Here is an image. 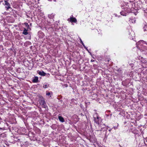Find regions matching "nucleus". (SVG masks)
<instances>
[{"label": "nucleus", "mask_w": 147, "mask_h": 147, "mask_svg": "<svg viewBox=\"0 0 147 147\" xmlns=\"http://www.w3.org/2000/svg\"><path fill=\"white\" fill-rule=\"evenodd\" d=\"M137 44L139 45V47L143 51H147V43L143 40H140Z\"/></svg>", "instance_id": "nucleus-1"}, {"label": "nucleus", "mask_w": 147, "mask_h": 147, "mask_svg": "<svg viewBox=\"0 0 147 147\" xmlns=\"http://www.w3.org/2000/svg\"><path fill=\"white\" fill-rule=\"evenodd\" d=\"M40 103L42 107L44 108H46L47 107L46 104L43 98H41L40 102Z\"/></svg>", "instance_id": "nucleus-2"}, {"label": "nucleus", "mask_w": 147, "mask_h": 147, "mask_svg": "<svg viewBox=\"0 0 147 147\" xmlns=\"http://www.w3.org/2000/svg\"><path fill=\"white\" fill-rule=\"evenodd\" d=\"M8 1L5 0L4 2H5V5H6L5 7L7 8V10L9 9H11L10 7V5L9 3L7 2Z\"/></svg>", "instance_id": "nucleus-3"}, {"label": "nucleus", "mask_w": 147, "mask_h": 147, "mask_svg": "<svg viewBox=\"0 0 147 147\" xmlns=\"http://www.w3.org/2000/svg\"><path fill=\"white\" fill-rule=\"evenodd\" d=\"M129 34L130 35V38H132V39H133L134 38V37L135 36L134 32L132 30L129 32Z\"/></svg>", "instance_id": "nucleus-4"}, {"label": "nucleus", "mask_w": 147, "mask_h": 147, "mask_svg": "<svg viewBox=\"0 0 147 147\" xmlns=\"http://www.w3.org/2000/svg\"><path fill=\"white\" fill-rule=\"evenodd\" d=\"M69 19V21L71 22L76 23L77 22L76 19L75 18L73 17H71Z\"/></svg>", "instance_id": "nucleus-5"}, {"label": "nucleus", "mask_w": 147, "mask_h": 147, "mask_svg": "<svg viewBox=\"0 0 147 147\" xmlns=\"http://www.w3.org/2000/svg\"><path fill=\"white\" fill-rule=\"evenodd\" d=\"M127 10V9L126 8V9L124 10V11L123 10L121 11L120 12V14L123 16H126L127 14V11H126Z\"/></svg>", "instance_id": "nucleus-6"}, {"label": "nucleus", "mask_w": 147, "mask_h": 147, "mask_svg": "<svg viewBox=\"0 0 147 147\" xmlns=\"http://www.w3.org/2000/svg\"><path fill=\"white\" fill-rule=\"evenodd\" d=\"M32 81L34 83H37L39 82L38 77L37 76H35L34 78L32 80Z\"/></svg>", "instance_id": "nucleus-7"}, {"label": "nucleus", "mask_w": 147, "mask_h": 147, "mask_svg": "<svg viewBox=\"0 0 147 147\" xmlns=\"http://www.w3.org/2000/svg\"><path fill=\"white\" fill-rule=\"evenodd\" d=\"M94 121H95V122L98 125L99 124V117H98V116H97V117H94Z\"/></svg>", "instance_id": "nucleus-8"}, {"label": "nucleus", "mask_w": 147, "mask_h": 147, "mask_svg": "<svg viewBox=\"0 0 147 147\" xmlns=\"http://www.w3.org/2000/svg\"><path fill=\"white\" fill-rule=\"evenodd\" d=\"M27 31L28 30L26 28H24L23 32H22V34L25 35L28 34V33Z\"/></svg>", "instance_id": "nucleus-9"}, {"label": "nucleus", "mask_w": 147, "mask_h": 147, "mask_svg": "<svg viewBox=\"0 0 147 147\" xmlns=\"http://www.w3.org/2000/svg\"><path fill=\"white\" fill-rule=\"evenodd\" d=\"M129 22H131L132 23H134L136 22V20L134 18H130L129 20Z\"/></svg>", "instance_id": "nucleus-10"}, {"label": "nucleus", "mask_w": 147, "mask_h": 147, "mask_svg": "<svg viewBox=\"0 0 147 147\" xmlns=\"http://www.w3.org/2000/svg\"><path fill=\"white\" fill-rule=\"evenodd\" d=\"M38 74L39 75L43 76H45L46 75V73L43 71H39Z\"/></svg>", "instance_id": "nucleus-11"}, {"label": "nucleus", "mask_w": 147, "mask_h": 147, "mask_svg": "<svg viewBox=\"0 0 147 147\" xmlns=\"http://www.w3.org/2000/svg\"><path fill=\"white\" fill-rule=\"evenodd\" d=\"M58 119L59 120L62 122H63L64 121V118L61 116H59Z\"/></svg>", "instance_id": "nucleus-12"}, {"label": "nucleus", "mask_w": 147, "mask_h": 147, "mask_svg": "<svg viewBox=\"0 0 147 147\" xmlns=\"http://www.w3.org/2000/svg\"><path fill=\"white\" fill-rule=\"evenodd\" d=\"M52 94V92H47V91L46 92V94L47 95V96H49L51 95V94Z\"/></svg>", "instance_id": "nucleus-13"}, {"label": "nucleus", "mask_w": 147, "mask_h": 147, "mask_svg": "<svg viewBox=\"0 0 147 147\" xmlns=\"http://www.w3.org/2000/svg\"><path fill=\"white\" fill-rule=\"evenodd\" d=\"M143 29L144 31H147V25H145L143 28Z\"/></svg>", "instance_id": "nucleus-14"}, {"label": "nucleus", "mask_w": 147, "mask_h": 147, "mask_svg": "<svg viewBox=\"0 0 147 147\" xmlns=\"http://www.w3.org/2000/svg\"><path fill=\"white\" fill-rule=\"evenodd\" d=\"M80 42L83 45V46H84V48H86V47L84 45V43H83V42L82 41L81 39V38L80 39Z\"/></svg>", "instance_id": "nucleus-15"}, {"label": "nucleus", "mask_w": 147, "mask_h": 147, "mask_svg": "<svg viewBox=\"0 0 147 147\" xmlns=\"http://www.w3.org/2000/svg\"><path fill=\"white\" fill-rule=\"evenodd\" d=\"M25 25L27 27V28L28 29L29 28V26L28 24L27 23H24Z\"/></svg>", "instance_id": "nucleus-16"}, {"label": "nucleus", "mask_w": 147, "mask_h": 147, "mask_svg": "<svg viewBox=\"0 0 147 147\" xmlns=\"http://www.w3.org/2000/svg\"><path fill=\"white\" fill-rule=\"evenodd\" d=\"M43 88H47V85L46 84L44 85L43 86Z\"/></svg>", "instance_id": "nucleus-17"}, {"label": "nucleus", "mask_w": 147, "mask_h": 147, "mask_svg": "<svg viewBox=\"0 0 147 147\" xmlns=\"http://www.w3.org/2000/svg\"><path fill=\"white\" fill-rule=\"evenodd\" d=\"M94 61V60L93 59H91V61L92 62H93Z\"/></svg>", "instance_id": "nucleus-18"}, {"label": "nucleus", "mask_w": 147, "mask_h": 147, "mask_svg": "<svg viewBox=\"0 0 147 147\" xmlns=\"http://www.w3.org/2000/svg\"><path fill=\"white\" fill-rule=\"evenodd\" d=\"M88 51V49L87 48V47H86V48H85Z\"/></svg>", "instance_id": "nucleus-19"}, {"label": "nucleus", "mask_w": 147, "mask_h": 147, "mask_svg": "<svg viewBox=\"0 0 147 147\" xmlns=\"http://www.w3.org/2000/svg\"><path fill=\"white\" fill-rule=\"evenodd\" d=\"M0 129L3 130V128H1V127H0Z\"/></svg>", "instance_id": "nucleus-20"}, {"label": "nucleus", "mask_w": 147, "mask_h": 147, "mask_svg": "<svg viewBox=\"0 0 147 147\" xmlns=\"http://www.w3.org/2000/svg\"><path fill=\"white\" fill-rule=\"evenodd\" d=\"M116 127H114V128H115V129H116Z\"/></svg>", "instance_id": "nucleus-21"}, {"label": "nucleus", "mask_w": 147, "mask_h": 147, "mask_svg": "<svg viewBox=\"0 0 147 147\" xmlns=\"http://www.w3.org/2000/svg\"><path fill=\"white\" fill-rule=\"evenodd\" d=\"M123 1V2H125V1H124L123 0H122Z\"/></svg>", "instance_id": "nucleus-22"}, {"label": "nucleus", "mask_w": 147, "mask_h": 147, "mask_svg": "<svg viewBox=\"0 0 147 147\" xmlns=\"http://www.w3.org/2000/svg\"><path fill=\"white\" fill-rule=\"evenodd\" d=\"M118 124H117V127H118Z\"/></svg>", "instance_id": "nucleus-23"}, {"label": "nucleus", "mask_w": 147, "mask_h": 147, "mask_svg": "<svg viewBox=\"0 0 147 147\" xmlns=\"http://www.w3.org/2000/svg\"><path fill=\"white\" fill-rule=\"evenodd\" d=\"M69 19H68V20H69Z\"/></svg>", "instance_id": "nucleus-24"}]
</instances>
